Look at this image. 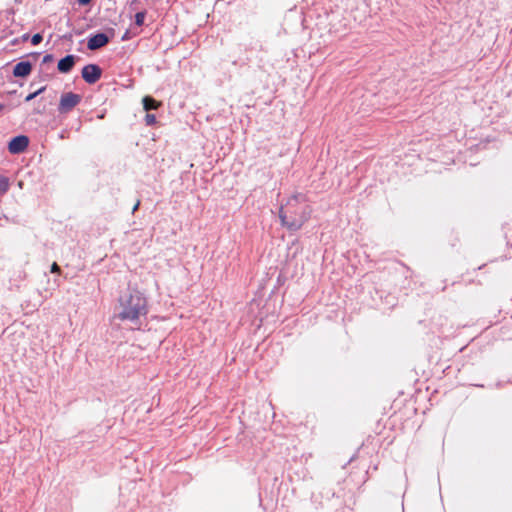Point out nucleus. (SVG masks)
I'll return each mask as SVG.
<instances>
[{
	"label": "nucleus",
	"instance_id": "f257e3e1",
	"mask_svg": "<svg viewBox=\"0 0 512 512\" xmlns=\"http://www.w3.org/2000/svg\"><path fill=\"white\" fill-rule=\"evenodd\" d=\"M147 313L145 297L135 289H127L118 300L115 317L123 321L135 322Z\"/></svg>",
	"mask_w": 512,
	"mask_h": 512
},
{
	"label": "nucleus",
	"instance_id": "f03ea898",
	"mask_svg": "<svg viewBox=\"0 0 512 512\" xmlns=\"http://www.w3.org/2000/svg\"><path fill=\"white\" fill-rule=\"evenodd\" d=\"M309 216L310 208L305 204L303 195L290 198L279 212L282 224L293 231L299 230L309 219Z\"/></svg>",
	"mask_w": 512,
	"mask_h": 512
},
{
	"label": "nucleus",
	"instance_id": "7ed1b4c3",
	"mask_svg": "<svg viewBox=\"0 0 512 512\" xmlns=\"http://www.w3.org/2000/svg\"><path fill=\"white\" fill-rule=\"evenodd\" d=\"M81 101V96L72 92L62 94L58 106L60 113H68Z\"/></svg>",
	"mask_w": 512,
	"mask_h": 512
},
{
	"label": "nucleus",
	"instance_id": "20e7f679",
	"mask_svg": "<svg viewBox=\"0 0 512 512\" xmlns=\"http://www.w3.org/2000/svg\"><path fill=\"white\" fill-rule=\"evenodd\" d=\"M101 73V68L95 64L86 65L82 69V77L89 84L97 82L101 77Z\"/></svg>",
	"mask_w": 512,
	"mask_h": 512
},
{
	"label": "nucleus",
	"instance_id": "39448f33",
	"mask_svg": "<svg viewBox=\"0 0 512 512\" xmlns=\"http://www.w3.org/2000/svg\"><path fill=\"white\" fill-rule=\"evenodd\" d=\"M28 143L29 140L26 136H17L10 141L8 149L10 153L18 154L27 148Z\"/></svg>",
	"mask_w": 512,
	"mask_h": 512
},
{
	"label": "nucleus",
	"instance_id": "423d86ee",
	"mask_svg": "<svg viewBox=\"0 0 512 512\" xmlns=\"http://www.w3.org/2000/svg\"><path fill=\"white\" fill-rule=\"evenodd\" d=\"M109 41V38L104 33H98L92 37L89 38L87 47L90 50H97L103 46H105Z\"/></svg>",
	"mask_w": 512,
	"mask_h": 512
},
{
	"label": "nucleus",
	"instance_id": "0eeeda50",
	"mask_svg": "<svg viewBox=\"0 0 512 512\" xmlns=\"http://www.w3.org/2000/svg\"><path fill=\"white\" fill-rule=\"evenodd\" d=\"M74 63L75 57L73 55H68L58 62V70L62 73H67L72 69Z\"/></svg>",
	"mask_w": 512,
	"mask_h": 512
},
{
	"label": "nucleus",
	"instance_id": "6e6552de",
	"mask_svg": "<svg viewBox=\"0 0 512 512\" xmlns=\"http://www.w3.org/2000/svg\"><path fill=\"white\" fill-rule=\"evenodd\" d=\"M31 64L29 62H20L14 67L13 73L16 77H26L31 72Z\"/></svg>",
	"mask_w": 512,
	"mask_h": 512
},
{
	"label": "nucleus",
	"instance_id": "1a4fd4ad",
	"mask_svg": "<svg viewBox=\"0 0 512 512\" xmlns=\"http://www.w3.org/2000/svg\"><path fill=\"white\" fill-rule=\"evenodd\" d=\"M143 107L146 111L157 109L160 106V102H157L155 99H153L150 96H146L142 100Z\"/></svg>",
	"mask_w": 512,
	"mask_h": 512
},
{
	"label": "nucleus",
	"instance_id": "9d476101",
	"mask_svg": "<svg viewBox=\"0 0 512 512\" xmlns=\"http://www.w3.org/2000/svg\"><path fill=\"white\" fill-rule=\"evenodd\" d=\"M9 179L4 176H0V195L5 194L9 189Z\"/></svg>",
	"mask_w": 512,
	"mask_h": 512
},
{
	"label": "nucleus",
	"instance_id": "9b49d317",
	"mask_svg": "<svg viewBox=\"0 0 512 512\" xmlns=\"http://www.w3.org/2000/svg\"><path fill=\"white\" fill-rule=\"evenodd\" d=\"M144 20H145V12H138L135 15V23L138 26H141L144 23Z\"/></svg>",
	"mask_w": 512,
	"mask_h": 512
},
{
	"label": "nucleus",
	"instance_id": "f8f14e48",
	"mask_svg": "<svg viewBox=\"0 0 512 512\" xmlns=\"http://www.w3.org/2000/svg\"><path fill=\"white\" fill-rule=\"evenodd\" d=\"M44 87L40 88L39 90L29 94L27 97H26V101H31L32 99H34L36 96H38L40 93H42L44 91Z\"/></svg>",
	"mask_w": 512,
	"mask_h": 512
},
{
	"label": "nucleus",
	"instance_id": "ddd939ff",
	"mask_svg": "<svg viewBox=\"0 0 512 512\" xmlns=\"http://www.w3.org/2000/svg\"><path fill=\"white\" fill-rule=\"evenodd\" d=\"M145 120L148 125H152L156 122V117L153 114H147Z\"/></svg>",
	"mask_w": 512,
	"mask_h": 512
},
{
	"label": "nucleus",
	"instance_id": "4468645a",
	"mask_svg": "<svg viewBox=\"0 0 512 512\" xmlns=\"http://www.w3.org/2000/svg\"><path fill=\"white\" fill-rule=\"evenodd\" d=\"M42 41V36L40 34H35L32 39H31V43L33 45H38L40 42Z\"/></svg>",
	"mask_w": 512,
	"mask_h": 512
},
{
	"label": "nucleus",
	"instance_id": "2eb2a0df",
	"mask_svg": "<svg viewBox=\"0 0 512 512\" xmlns=\"http://www.w3.org/2000/svg\"><path fill=\"white\" fill-rule=\"evenodd\" d=\"M51 272H53V273H59L60 272V267L57 265V263H53L52 264Z\"/></svg>",
	"mask_w": 512,
	"mask_h": 512
},
{
	"label": "nucleus",
	"instance_id": "dca6fc26",
	"mask_svg": "<svg viewBox=\"0 0 512 512\" xmlns=\"http://www.w3.org/2000/svg\"><path fill=\"white\" fill-rule=\"evenodd\" d=\"M91 0H78L79 4L81 5H87L88 3H90Z\"/></svg>",
	"mask_w": 512,
	"mask_h": 512
},
{
	"label": "nucleus",
	"instance_id": "f3484780",
	"mask_svg": "<svg viewBox=\"0 0 512 512\" xmlns=\"http://www.w3.org/2000/svg\"><path fill=\"white\" fill-rule=\"evenodd\" d=\"M139 204H140V202L138 201V202L134 205L133 212H135V211L138 209Z\"/></svg>",
	"mask_w": 512,
	"mask_h": 512
},
{
	"label": "nucleus",
	"instance_id": "a211bd4d",
	"mask_svg": "<svg viewBox=\"0 0 512 512\" xmlns=\"http://www.w3.org/2000/svg\"><path fill=\"white\" fill-rule=\"evenodd\" d=\"M18 185H19V187H20V188H22L23 182H22V181H20V182L18 183Z\"/></svg>",
	"mask_w": 512,
	"mask_h": 512
},
{
	"label": "nucleus",
	"instance_id": "6ab92c4d",
	"mask_svg": "<svg viewBox=\"0 0 512 512\" xmlns=\"http://www.w3.org/2000/svg\"><path fill=\"white\" fill-rule=\"evenodd\" d=\"M0 109H2V105H0Z\"/></svg>",
	"mask_w": 512,
	"mask_h": 512
}]
</instances>
